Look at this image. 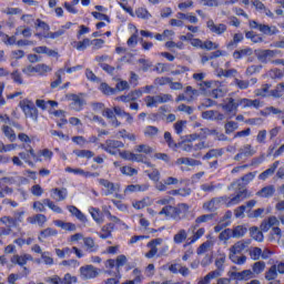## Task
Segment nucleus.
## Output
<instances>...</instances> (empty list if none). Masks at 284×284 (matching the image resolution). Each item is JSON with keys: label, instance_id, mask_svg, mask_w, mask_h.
<instances>
[{"label": "nucleus", "instance_id": "obj_1", "mask_svg": "<svg viewBox=\"0 0 284 284\" xmlns=\"http://www.w3.org/2000/svg\"><path fill=\"white\" fill-rule=\"evenodd\" d=\"M190 214V205L182 203L178 206L166 205L160 212V216H165V219H174L175 221H181Z\"/></svg>", "mask_w": 284, "mask_h": 284}, {"label": "nucleus", "instance_id": "obj_2", "mask_svg": "<svg viewBox=\"0 0 284 284\" xmlns=\"http://www.w3.org/2000/svg\"><path fill=\"white\" fill-rule=\"evenodd\" d=\"M250 245V242L245 241H239L229 250V258L232 261V263H235V265H245L247 257L245 255L239 256L237 254H241V252H244L245 248Z\"/></svg>", "mask_w": 284, "mask_h": 284}, {"label": "nucleus", "instance_id": "obj_3", "mask_svg": "<svg viewBox=\"0 0 284 284\" xmlns=\"http://www.w3.org/2000/svg\"><path fill=\"white\" fill-rule=\"evenodd\" d=\"M201 89L210 92L213 99H221V97H225L227 94V89L223 88L217 81H204L201 84Z\"/></svg>", "mask_w": 284, "mask_h": 284}, {"label": "nucleus", "instance_id": "obj_4", "mask_svg": "<svg viewBox=\"0 0 284 284\" xmlns=\"http://www.w3.org/2000/svg\"><path fill=\"white\" fill-rule=\"evenodd\" d=\"M19 105L27 119H32V121H37L39 119V111L37 110V106H34V102H32V100H21Z\"/></svg>", "mask_w": 284, "mask_h": 284}, {"label": "nucleus", "instance_id": "obj_5", "mask_svg": "<svg viewBox=\"0 0 284 284\" xmlns=\"http://www.w3.org/2000/svg\"><path fill=\"white\" fill-rule=\"evenodd\" d=\"M98 182L104 187V196H111V194H115V199H121V194H119L121 190L120 183L110 182L105 179H99Z\"/></svg>", "mask_w": 284, "mask_h": 284}, {"label": "nucleus", "instance_id": "obj_6", "mask_svg": "<svg viewBox=\"0 0 284 284\" xmlns=\"http://www.w3.org/2000/svg\"><path fill=\"white\" fill-rule=\"evenodd\" d=\"M283 274H284V262L276 261L265 272V280L266 281H276L278 278V275H283Z\"/></svg>", "mask_w": 284, "mask_h": 284}, {"label": "nucleus", "instance_id": "obj_7", "mask_svg": "<svg viewBox=\"0 0 284 284\" xmlns=\"http://www.w3.org/2000/svg\"><path fill=\"white\" fill-rule=\"evenodd\" d=\"M65 99L67 101H71L70 108L71 110H74V112H81V110H83V105H85V98H83V93H69L65 95Z\"/></svg>", "mask_w": 284, "mask_h": 284}, {"label": "nucleus", "instance_id": "obj_8", "mask_svg": "<svg viewBox=\"0 0 284 284\" xmlns=\"http://www.w3.org/2000/svg\"><path fill=\"white\" fill-rule=\"evenodd\" d=\"M100 148L104 150V152H108V154L116 156V154H119V150H121V148H125V144L116 140H106L105 143L100 145Z\"/></svg>", "mask_w": 284, "mask_h": 284}, {"label": "nucleus", "instance_id": "obj_9", "mask_svg": "<svg viewBox=\"0 0 284 284\" xmlns=\"http://www.w3.org/2000/svg\"><path fill=\"white\" fill-rule=\"evenodd\" d=\"M220 108L232 119V116H236V112L239 111V104L233 98H227L224 100Z\"/></svg>", "mask_w": 284, "mask_h": 284}, {"label": "nucleus", "instance_id": "obj_10", "mask_svg": "<svg viewBox=\"0 0 284 284\" xmlns=\"http://www.w3.org/2000/svg\"><path fill=\"white\" fill-rule=\"evenodd\" d=\"M99 276V270L93 265H85L80 267V277L82 281H90Z\"/></svg>", "mask_w": 284, "mask_h": 284}, {"label": "nucleus", "instance_id": "obj_11", "mask_svg": "<svg viewBox=\"0 0 284 284\" xmlns=\"http://www.w3.org/2000/svg\"><path fill=\"white\" fill-rule=\"evenodd\" d=\"M247 196H250V194L247 193V190L242 189L237 192V194L232 199L223 197V199L226 207H232V205H239V203L242 202L244 199H247Z\"/></svg>", "mask_w": 284, "mask_h": 284}, {"label": "nucleus", "instance_id": "obj_12", "mask_svg": "<svg viewBox=\"0 0 284 284\" xmlns=\"http://www.w3.org/2000/svg\"><path fill=\"white\" fill-rule=\"evenodd\" d=\"M196 139H199L196 134L186 135L184 140L178 143V148H181L183 152H192V150H194L192 142L196 141Z\"/></svg>", "mask_w": 284, "mask_h": 284}, {"label": "nucleus", "instance_id": "obj_13", "mask_svg": "<svg viewBox=\"0 0 284 284\" xmlns=\"http://www.w3.org/2000/svg\"><path fill=\"white\" fill-rule=\"evenodd\" d=\"M125 263H128V256L119 255L115 260H108L105 262V267L109 270L116 267V272L119 273V270H121Z\"/></svg>", "mask_w": 284, "mask_h": 284}, {"label": "nucleus", "instance_id": "obj_14", "mask_svg": "<svg viewBox=\"0 0 284 284\" xmlns=\"http://www.w3.org/2000/svg\"><path fill=\"white\" fill-rule=\"evenodd\" d=\"M255 54L261 63H267L268 59H273L276 54H281L278 50H256Z\"/></svg>", "mask_w": 284, "mask_h": 284}, {"label": "nucleus", "instance_id": "obj_15", "mask_svg": "<svg viewBox=\"0 0 284 284\" xmlns=\"http://www.w3.org/2000/svg\"><path fill=\"white\" fill-rule=\"evenodd\" d=\"M222 203H225L224 197H214L213 200L205 202L203 204V211L204 212H216V210L221 207Z\"/></svg>", "mask_w": 284, "mask_h": 284}, {"label": "nucleus", "instance_id": "obj_16", "mask_svg": "<svg viewBox=\"0 0 284 284\" xmlns=\"http://www.w3.org/2000/svg\"><path fill=\"white\" fill-rule=\"evenodd\" d=\"M237 108H255V110H258V108H263V103L260 100H250L247 98L237 99Z\"/></svg>", "mask_w": 284, "mask_h": 284}, {"label": "nucleus", "instance_id": "obj_17", "mask_svg": "<svg viewBox=\"0 0 284 284\" xmlns=\"http://www.w3.org/2000/svg\"><path fill=\"white\" fill-rule=\"evenodd\" d=\"M278 225H281V221H278L276 216H270L262 222L261 230L262 232H270V230H274V227H278Z\"/></svg>", "mask_w": 284, "mask_h": 284}, {"label": "nucleus", "instance_id": "obj_18", "mask_svg": "<svg viewBox=\"0 0 284 284\" xmlns=\"http://www.w3.org/2000/svg\"><path fill=\"white\" fill-rule=\"evenodd\" d=\"M161 243H163L162 239H155L151 242L148 243V247H150V251L148 253H145V257L146 258H154V255L158 254L159 252V245H161Z\"/></svg>", "mask_w": 284, "mask_h": 284}, {"label": "nucleus", "instance_id": "obj_19", "mask_svg": "<svg viewBox=\"0 0 284 284\" xmlns=\"http://www.w3.org/2000/svg\"><path fill=\"white\" fill-rule=\"evenodd\" d=\"M30 154H31V158L33 159V161H36V163H38L39 161H42L41 156H43L48 161H50V159H52V151H50L48 149L39 151L38 153H34V150L30 149Z\"/></svg>", "mask_w": 284, "mask_h": 284}, {"label": "nucleus", "instance_id": "obj_20", "mask_svg": "<svg viewBox=\"0 0 284 284\" xmlns=\"http://www.w3.org/2000/svg\"><path fill=\"white\" fill-rule=\"evenodd\" d=\"M202 118L210 120V121H223L225 119V114L219 112V111H204L202 113Z\"/></svg>", "mask_w": 284, "mask_h": 284}, {"label": "nucleus", "instance_id": "obj_21", "mask_svg": "<svg viewBox=\"0 0 284 284\" xmlns=\"http://www.w3.org/2000/svg\"><path fill=\"white\" fill-rule=\"evenodd\" d=\"M51 199L61 202L68 199V189H53L51 190Z\"/></svg>", "mask_w": 284, "mask_h": 284}, {"label": "nucleus", "instance_id": "obj_22", "mask_svg": "<svg viewBox=\"0 0 284 284\" xmlns=\"http://www.w3.org/2000/svg\"><path fill=\"white\" fill-rule=\"evenodd\" d=\"M254 154H256V151L252 148V145L246 144L240 150V153L235 155V161H241L243 156H254Z\"/></svg>", "mask_w": 284, "mask_h": 284}, {"label": "nucleus", "instance_id": "obj_23", "mask_svg": "<svg viewBox=\"0 0 284 284\" xmlns=\"http://www.w3.org/2000/svg\"><path fill=\"white\" fill-rule=\"evenodd\" d=\"M171 28H183L185 26V13L178 12L176 18H173L169 21Z\"/></svg>", "mask_w": 284, "mask_h": 284}, {"label": "nucleus", "instance_id": "obj_24", "mask_svg": "<svg viewBox=\"0 0 284 284\" xmlns=\"http://www.w3.org/2000/svg\"><path fill=\"white\" fill-rule=\"evenodd\" d=\"M67 210L70 212V214H72V216H75V219H78V221H81V223H88V217L77 206L68 205Z\"/></svg>", "mask_w": 284, "mask_h": 284}, {"label": "nucleus", "instance_id": "obj_25", "mask_svg": "<svg viewBox=\"0 0 284 284\" xmlns=\"http://www.w3.org/2000/svg\"><path fill=\"white\" fill-rule=\"evenodd\" d=\"M28 261H32V255L30 254H23V255H13L11 257V263L14 265H20L23 267V265H27Z\"/></svg>", "mask_w": 284, "mask_h": 284}, {"label": "nucleus", "instance_id": "obj_26", "mask_svg": "<svg viewBox=\"0 0 284 284\" xmlns=\"http://www.w3.org/2000/svg\"><path fill=\"white\" fill-rule=\"evenodd\" d=\"M53 223L57 227H60L65 232H77V224L72 222H63L61 220H55Z\"/></svg>", "mask_w": 284, "mask_h": 284}, {"label": "nucleus", "instance_id": "obj_27", "mask_svg": "<svg viewBox=\"0 0 284 284\" xmlns=\"http://www.w3.org/2000/svg\"><path fill=\"white\" fill-rule=\"evenodd\" d=\"M206 26L209 30H211V32H214L215 34H223L227 30V26L215 24L213 20H209Z\"/></svg>", "mask_w": 284, "mask_h": 284}, {"label": "nucleus", "instance_id": "obj_28", "mask_svg": "<svg viewBox=\"0 0 284 284\" xmlns=\"http://www.w3.org/2000/svg\"><path fill=\"white\" fill-rule=\"evenodd\" d=\"M102 115L109 120V123H111V125L113 128H119V125H121V122H119V120L116 119V115H114V111H112V109H104Z\"/></svg>", "mask_w": 284, "mask_h": 284}, {"label": "nucleus", "instance_id": "obj_29", "mask_svg": "<svg viewBox=\"0 0 284 284\" xmlns=\"http://www.w3.org/2000/svg\"><path fill=\"white\" fill-rule=\"evenodd\" d=\"M281 162L275 161L271 168H268L266 171L262 172L258 175L260 181H267V179H270V176H272L274 174V172H276V168H278Z\"/></svg>", "mask_w": 284, "mask_h": 284}, {"label": "nucleus", "instance_id": "obj_30", "mask_svg": "<svg viewBox=\"0 0 284 284\" xmlns=\"http://www.w3.org/2000/svg\"><path fill=\"white\" fill-rule=\"evenodd\" d=\"M90 45H92V40L85 38L82 41H74L72 43V47L75 48V50H78V52H83L84 50H88V48H90Z\"/></svg>", "mask_w": 284, "mask_h": 284}, {"label": "nucleus", "instance_id": "obj_31", "mask_svg": "<svg viewBox=\"0 0 284 284\" xmlns=\"http://www.w3.org/2000/svg\"><path fill=\"white\" fill-rule=\"evenodd\" d=\"M33 52L37 54H47V57H59V52L57 50H52L48 47H36Z\"/></svg>", "mask_w": 284, "mask_h": 284}, {"label": "nucleus", "instance_id": "obj_32", "mask_svg": "<svg viewBox=\"0 0 284 284\" xmlns=\"http://www.w3.org/2000/svg\"><path fill=\"white\" fill-rule=\"evenodd\" d=\"M276 192V189H274V185L264 186L261 191L256 193V196H261L262 199H270L271 196H274V193Z\"/></svg>", "mask_w": 284, "mask_h": 284}, {"label": "nucleus", "instance_id": "obj_33", "mask_svg": "<svg viewBox=\"0 0 284 284\" xmlns=\"http://www.w3.org/2000/svg\"><path fill=\"white\" fill-rule=\"evenodd\" d=\"M257 82L258 80L256 78H252L250 81L235 79V85H237L240 90H247L250 85H256Z\"/></svg>", "mask_w": 284, "mask_h": 284}, {"label": "nucleus", "instance_id": "obj_34", "mask_svg": "<svg viewBox=\"0 0 284 284\" xmlns=\"http://www.w3.org/2000/svg\"><path fill=\"white\" fill-rule=\"evenodd\" d=\"M221 276V271H212L199 281V284H210L214 278Z\"/></svg>", "mask_w": 284, "mask_h": 284}, {"label": "nucleus", "instance_id": "obj_35", "mask_svg": "<svg viewBox=\"0 0 284 284\" xmlns=\"http://www.w3.org/2000/svg\"><path fill=\"white\" fill-rule=\"evenodd\" d=\"M176 165H189L191 168H194L196 165H201V161L190 158H180L176 160Z\"/></svg>", "mask_w": 284, "mask_h": 284}, {"label": "nucleus", "instance_id": "obj_36", "mask_svg": "<svg viewBox=\"0 0 284 284\" xmlns=\"http://www.w3.org/2000/svg\"><path fill=\"white\" fill-rule=\"evenodd\" d=\"M252 49L245 48L233 52V59H235V61H239L240 59H244V57H252Z\"/></svg>", "mask_w": 284, "mask_h": 284}, {"label": "nucleus", "instance_id": "obj_37", "mask_svg": "<svg viewBox=\"0 0 284 284\" xmlns=\"http://www.w3.org/2000/svg\"><path fill=\"white\" fill-rule=\"evenodd\" d=\"M187 240V231L185 229L180 230L173 237L174 243L176 245H181V243H184Z\"/></svg>", "mask_w": 284, "mask_h": 284}, {"label": "nucleus", "instance_id": "obj_38", "mask_svg": "<svg viewBox=\"0 0 284 284\" xmlns=\"http://www.w3.org/2000/svg\"><path fill=\"white\" fill-rule=\"evenodd\" d=\"M250 28H252L253 30H258L260 32H262L263 34L267 33V29L270 28V26L267 24H263V23H258L254 20H251L248 22Z\"/></svg>", "mask_w": 284, "mask_h": 284}, {"label": "nucleus", "instance_id": "obj_39", "mask_svg": "<svg viewBox=\"0 0 284 284\" xmlns=\"http://www.w3.org/2000/svg\"><path fill=\"white\" fill-rule=\"evenodd\" d=\"M149 205H152V200L150 197H144L133 203L134 210H143L144 207H149Z\"/></svg>", "mask_w": 284, "mask_h": 284}, {"label": "nucleus", "instance_id": "obj_40", "mask_svg": "<svg viewBox=\"0 0 284 284\" xmlns=\"http://www.w3.org/2000/svg\"><path fill=\"white\" fill-rule=\"evenodd\" d=\"M231 232L233 234V239H241V236H245V234H247V227L237 225Z\"/></svg>", "mask_w": 284, "mask_h": 284}, {"label": "nucleus", "instance_id": "obj_41", "mask_svg": "<svg viewBox=\"0 0 284 284\" xmlns=\"http://www.w3.org/2000/svg\"><path fill=\"white\" fill-rule=\"evenodd\" d=\"M2 132L4 136H7L11 141V143H14V141H17V133H14V130H12L10 126L3 125Z\"/></svg>", "mask_w": 284, "mask_h": 284}, {"label": "nucleus", "instance_id": "obj_42", "mask_svg": "<svg viewBox=\"0 0 284 284\" xmlns=\"http://www.w3.org/2000/svg\"><path fill=\"white\" fill-rule=\"evenodd\" d=\"M250 234H251L252 239H254V241H257L258 243H263V232H261V230H258V227L252 226L250 229Z\"/></svg>", "mask_w": 284, "mask_h": 284}, {"label": "nucleus", "instance_id": "obj_43", "mask_svg": "<svg viewBox=\"0 0 284 284\" xmlns=\"http://www.w3.org/2000/svg\"><path fill=\"white\" fill-rule=\"evenodd\" d=\"M89 213L91 214L95 223H99V224L103 223V215L101 214V211H99V209L90 207Z\"/></svg>", "mask_w": 284, "mask_h": 284}, {"label": "nucleus", "instance_id": "obj_44", "mask_svg": "<svg viewBox=\"0 0 284 284\" xmlns=\"http://www.w3.org/2000/svg\"><path fill=\"white\" fill-rule=\"evenodd\" d=\"M113 229H114V225L112 224L104 225L101 232L99 233L100 239H110V236H112Z\"/></svg>", "mask_w": 284, "mask_h": 284}, {"label": "nucleus", "instance_id": "obj_45", "mask_svg": "<svg viewBox=\"0 0 284 284\" xmlns=\"http://www.w3.org/2000/svg\"><path fill=\"white\" fill-rule=\"evenodd\" d=\"M47 221L48 219L43 214H38L36 216L28 217V223H31V224L37 223L38 225H43Z\"/></svg>", "mask_w": 284, "mask_h": 284}, {"label": "nucleus", "instance_id": "obj_46", "mask_svg": "<svg viewBox=\"0 0 284 284\" xmlns=\"http://www.w3.org/2000/svg\"><path fill=\"white\" fill-rule=\"evenodd\" d=\"M145 104L146 108H156V105L161 104V102L159 101V95H148L145 99Z\"/></svg>", "mask_w": 284, "mask_h": 284}, {"label": "nucleus", "instance_id": "obj_47", "mask_svg": "<svg viewBox=\"0 0 284 284\" xmlns=\"http://www.w3.org/2000/svg\"><path fill=\"white\" fill-rule=\"evenodd\" d=\"M73 154L79 159H92V156H94V152L90 150H75L73 151Z\"/></svg>", "mask_w": 284, "mask_h": 284}, {"label": "nucleus", "instance_id": "obj_48", "mask_svg": "<svg viewBox=\"0 0 284 284\" xmlns=\"http://www.w3.org/2000/svg\"><path fill=\"white\" fill-rule=\"evenodd\" d=\"M120 172L124 176H136L139 174V171L132 166H120Z\"/></svg>", "mask_w": 284, "mask_h": 284}, {"label": "nucleus", "instance_id": "obj_49", "mask_svg": "<svg viewBox=\"0 0 284 284\" xmlns=\"http://www.w3.org/2000/svg\"><path fill=\"white\" fill-rule=\"evenodd\" d=\"M237 129H239V122L227 121L224 124L225 134H232L233 132H236Z\"/></svg>", "mask_w": 284, "mask_h": 284}, {"label": "nucleus", "instance_id": "obj_50", "mask_svg": "<svg viewBox=\"0 0 284 284\" xmlns=\"http://www.w3.org/2000/svg\"><path fill=\"white\" fill-rule=\"evenodd\" d=\"M62 267H69V270H77L81 265L77 260H64L60 263Z\"/></svg>", "mask_w": 284, "mask_h": 284}, {"label": "nucleus", "instance_id": "obj_51", "mask_svg": "<svg viewBox=\"0 0 284 284\" xmlns=\"http://www.w3.org/2000/svg\"><path fill=\"white\" fill-rule=\"evenodd\" d=\"M44 203L49 207V210H52V212H55V214H63V209L54 204V202H52L51 200L44 199Z\"/></svg>", "mask_w": 284, "mask_h": 284}, {"label": "nucleus", "instance_id": "obj_52", "mask_svg": "<svg viewBox=\"0 0 284 284\" xmlns=\"http://www.w3.org/2000/svg\"><path fill=\"white\" fill-rule=\"evenodd\" d=\"M245 38L250 39V41H252V43H263V37H261L260 34H256L252 31H247L245 33Z\"/></svg>", "mask_w": 284, "mask_h": 284}, {"label": "nucleus", "instance_id": "obj_53", "mask_svg": "<svg viewBox=\"0 0 284 284\" xmlns=\"http://www.w3.org/2000/svg\"><path fill=\"white\" fill-rule=\"evenodd\" d=\"M72 248L64 247V248H55V255L58 258H65V256H71Z\"/></svg>", "mask_w": 284, "mask_h": 284}, {"label": "nucleus", "instance_id": "obj_54", "mask_svg": "<svg viewBox=\"0 0 284 284\" xmlns=\"http://www.w3.org/2000/svg\"><path fill=\"white\" fill-rule=\"evenodd\" d=\"M37 67H38V75L39 77H45V74H48V72H50L52 70V67H50L45 63L37 64Z\"/></svg>", "mask_w": 284, "mask_h": 284}, {"label": "nucleus", "instance_id": "obj_55", "mask_svg": "<svg viewBox=\"0 0 284 284\" xmlns=\"http://www.w3.org/2000/svg\"><path fill=\"white\" fill-rule=\"evenodd\" d=\"M50 236H57V230L54 229H45L42 231L39 235V241H43L44 239H48Z\"/></svg>", "mask_w": 284, "mask_h": 284}, {"label": "nucleus", "instance_id": "obj_56", "mask_svg": "<svg viewBox=\"0 0 284 284\" xmlns=\"http://www.w3.org/2000/svg\"><path fill=\"white\" fill-rule=\"evenodd\" d=\"M159 134V129L156 126H146L144 129V136H148L149 139H153V136H156Z\"/></svg>", "mask_w": 284, "mask_h": 284}, {"label": "nucleus", "instance_id": "obj_57", "mask_svg": "<svg viewBox=\"0 0 284 284\" xmlns=\"http://www.w3.org/2000/svg\"><path fill=\"white\" fill-rule=\"evenodd\" d=\"M22 72L27 77H34V74H39L37 65H28L24 69H22Z\"/></svg>", "mask_w": 284, "mask_h": 284}, {"label": "nucleus", "instance_id": "obj_58", "mask_svg": "<svg viewBox=\"0 0 284 284\" xmlns=\"http://www.w3.org/2000/svg\"><path fill=\"white\" fill-rule=\"evenodd\" d=\"M135 14L139 19H151L152 14L145 8H139L135 11Z\"/></svg>", "mask_w": 284, "mask_h": 284}, {"label": "nucleus", "instance_id": "obj_59", "mask_svg": "<svg viewBox=\"0 0 284 284\" xmlns=\"http://www.w3.org/2000/svg\"><path fill=\"white\" fill-rule=\"evenodd\" d=\"M250 278H254V272L250 270H244L240 272L239 281H250Z\"/></svg>", "mask_w": 284, "mask_h": 284}, {"label": "nucleus", "instance_id": "obj_60", "mask_svg": "<svg viewBox=\"0 0 284 284\" xmlns=\"http://www.w3.org/2000/svg\"><path fill=\"white\" fill-rule=\"evenodd\" d=\"M256 97H270V84H264L261 89L255 90Z\"/></svg>", "mask_w": 284, "mask_h": 284}, {"label": "nucleus", "instance_id": "obj_61", "mask_svg": "<svg viewBox=\"0 0 284 284\" xmlns=\"http://www.w3.org/2000/svg\"><path fill=\"white\" fill-rule=\"evenodd\" d=\"M273 236H276L277 243L284 247V233L278 227H273Z\"/></svg>", "mask_w": 284, "mask_h": 284}, {"label": "nucleus", "instance_id": "obj_62", "mask_svg": "<svg viewBox=\"0 0 284 284\" xmlns=\"http://www.w3.org/2000/svg\"><path fill=\"white\" fill-rule=\"evenodd\" d=\"M252 270L254 274H262L265 271V262H255Z\"/></svg>", "mask_w": 284, "mask_h": 284}, {"label": "nucleus", "instance_id": "obj_63", "mask_svg": "<svg viewBox=\"0 0 284 284\" xmlns=\"http://www.w3.org/2000/svg\"><path fill=\"white\" fill-rule=\"evenodd\" d=\"M272 94H273V97H275V98H277V99L281 98V97H283V94H284V82L277 84V87L275 88V90L272 91Z\"/></svg>", "mask_w": 284, "mask_h": 284}, {"label": "nucleus", "instance_id": "obj_64", "mask_svg": "<svg viewBox=\"0 0 284 284\" xmlns=\"http://www.w3.org/2000/svg\"><path fill=\"white\" fill-rule=\"evenodd\" d=\"M210 247H212V242L206 241L204 242L199 248H197V254H205V252H210Z\"/></svg>", "mask_w": 284, "mask_h": 284}]
</instances>
